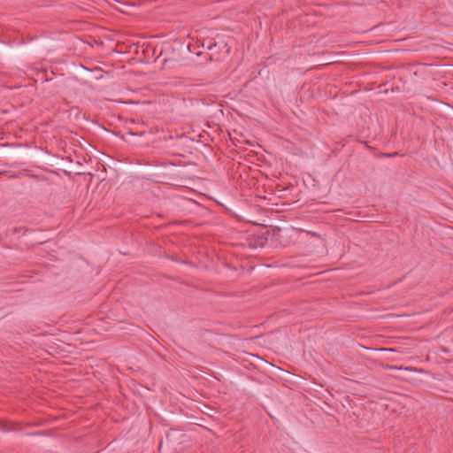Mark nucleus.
Returning a JSON list of instances; mask_svg holds the SVG:
<instances>
[{"label":"nucleus","mask_w":453,"mask_h":453,"mask_svg":"<svg viewBox=\"0 0 453 453\" xmlns=\"http://www.w3.org/2000/svg\"><path fill=\"white\" fill-rule=\"evenodd\" d=\"M380 350L385 351V350H390V349H381Z\"/></svg>","instance_id":"1"}]
</instances>
